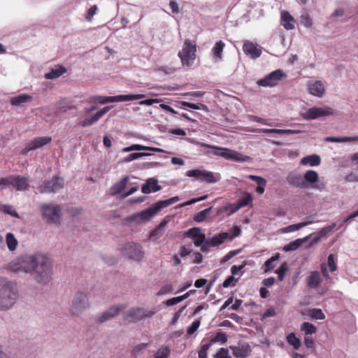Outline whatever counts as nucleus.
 <instances>
[{"instance_id": "obj_1", "label": "nucleus", "mask_w": 358, "mask_h": 358, "mask_svg": "<svg viewBox=\"0 0 358 358\" xmlns=\"http://www.w3.org/2000/svg\"><path fill=\"white\" fill-rule=\"evenodd\" d=\"M7 268L29 274L38 284L44 285L50 282L53 274L52 259L42 252L22 255L10 262Z\"/></svg>"}, {"instance_id": "obj_2", "label": "nucleus", "mask_w": 358, "mask_h": 358, "mask_svg": "<svg viewBox=\"0 0 358 358\" xmlns=\"http://www.w3.org/2000/svg\"><path fill=\"white\" fill-rule=\"evenodd\" d=\"M178 201V196H173L164 201H159L150 208L142 210L140 213H134L128 216L126 218V220L128 222H134L137 224L146 222L150 220L151 218L157 214L162 208H166Z\"/></svg>"}, {"instance_id": "obj_3", "label": "nucleus", "mask_w": 358, "mask_h": 358, "mask_svg": "<svg viewBox=\"0 0 358 358\" xmlns=\"http://www.w3.org/2000/svg\"><path fill=\"white\" fill-rule=\"evenodd\" d=\"M19 297L17 285L13 281L2 283L0 288V310H8L17 302Z\"/></svg>"}, {"instance_id": "obj_4", "label": "nucleus", "mask_w": 358, "mask_h": 358, "mask_svg": "<svg viewBox=\"0 0 358 358\" xmlns=\"http://www.w3.org/2000/svg\"><path fill=\"white\" fill-rule=\"evenodd\" d=\"M201 147L209 148L213 150V153L225 158L226 159L233 160L238 162H246L251 159V157L243 155L241 153L231 150L227 148H223L215 145H211L206 143H201Z\"/></svg>"}, {"instance_id": "obj_5", "label": "nucleus", "mask_w": 358, "mask_h": 358, "mask_svg": "<svg viewBox=\"0 0 358 358\" xmlns=\"http://www.w3.org/2000/svg\"><path fill=\"white\" fill-rule=\"evenodd\" d=\"M117 250L122 256L137 262L141 261L144 257L143 247L138 243H124L117 247Z\"/></svg>"}, {"instance_id": "obj_6", "label": "nucleus", "mask_w": 358, "mask_h": 358, "mask_svg": "<svg viewBox=\"0 0 358 358\" xmlns=\"http://www.w3.org/2000/svg\"><path fill=\"white\" fill-rule=\"evenodd\" d=\"M145 94H123L117 95L114 96H90L87 99V101L92 103H100L104 104L111 102H121V101H129L141 99L145 97Z\"/></svg>"}, {"instance_id": "obj_7", "label": "nucleus", "mask_w": 358, "mask_h": 358, "mask_svg": "<svg viewBox=\"0 0 358 358\" xmlns=\"http://www.w3.org/2000/svg\"><path fill=\"white\" fill-rule=\"evenodd\" d=\"M90 307V303L88 295L82 292H76L71 301V314L79 317L84 311L89 309Z\"/></svg>"}, {"instance_id": "obj_8", "label": "nucleus", "mask_w": 358, "mask_h": 358, "mask_svg": "<svg viewBox=\"0 0 358 358\" xmlns=\"http://www.w3.org/2000/svg\"><path fill=\"white\" fill-rule=\"evenodd\" d=\"M40 210L43 219L48 224H58L60 222L62 209L61 207L55 203H43L41 206Z\"/></svg>"}, {"instance_id": "obj_9", "label": "nucleus", "mask_w": 358, "mask_h": 358, "mask_svg": "<svg viewBox=\"0 0 358 358\" xmlns=\"http://www.w3.org/2000/svg\"><path fill=\"white\" fill-rule=\"evenodd\" d=\"M196 48L194 42L185 40L182 50L178 52V57L181 59L183 66H190L193 64L195 58Z\"/></svg>"}, {"instance_id": "obj_10", "label": "nucleus", "mask_w": 358, "mask_h": 358, "mask_svg": "<svg viewBox=\"0 0 358 358\" xmlns=\"http://www.w3.org/2000/svg\"><path fill=\"white\" fill-rule=\"evenodd\" d=\"M64 185V180L59 176H54L46 181L43 185L37 187L38 191L41 194L57 193L61 191Z\"/></svg>"}, {"instance_id": "obj_11", "label": "nucleus", "mask_w": 358, "mask_h": 358, "mask_svg": "<svg viewBox=\"0 0 358 358\" xmlns=\"http://www.w3.org/2000/svg\"><path fill=\"white\" fill-rule=\"evenodd\" d=\"M334 114V109L329 107H313L308 109L302 117L306 120H315L321 117L329 116Z\"/></svg>"}, {"instance_id": "obj_12", "label": "nucleus", "mask_w": 358, "mask_h": 358, "mask_svg": "<svg viewBox=\"0 0 358 358\" xmlns=\"http://www.w3.org/2000/svg\"><path fill=\"white\" fill-rule=\"evenodd\" d=\"M124 308L125 306L123 304L112 306L106 311L97 315L95 317L96 322L98 323H104L108 322L117 316L120 311L124 309Z\"/></svg>"}, {"instance_id": "obj_13", "label": "nucleus", "mask_w": 358, "mask_h": 358, "mask_svg": "<svg viewBox=\"0 0 358 358\" xmlns=\"http://www.w3.org/2000/svg\"><path fill=\"white\" fill-rule=\"evenodd\" d=\"M286 77V74L281 69L275 70L265 78L257 81L259 85L263 87H273L277 85L278 82Z\"/></svg>"}, {"instance_id": "obj_14", "label": "nucleus", "mask_w": 358, "mask_h": 358, "mask_svg": "<svg viewBox=\"0 0 358 358\" xmlns=\"http://www.w3.org/2000/svg\"><path fill=\"white\" fill-rule=\"evenodd\" d=\"M154 315L152 310H148L141 308H132L126 314V319L129 322H136L145 317H150Z\"/></svg>"}, {"instance_id": "obj_15", "label": "nucleus", "mask_w": 358, "mask_h": 358, "mask_svg": "<svg viewBox=\"0 0 358 358\" xmlns=\"http://www.w3.org/2000/svg\"><path fill=\"white\" fill-rule=\"evenodd\" d=\"M262 48L250 41H245L243 45V50L244 53L252 59H255L260 57Z\"/></svg>"}, {"instance_id": "obj_16", "label": "nucleus", "mask_w": 358, "mask_h": 358, "mask_svg": "<svg viewBox=\"0 0 358 358\" xmlns=\"http://www.w3.org/2000/svg\"><path fill=\"white\" fill-rule=\"evenodd\" d=\"M52 141L50 136L36 137L30 141L23 149L22 153L27 155L29 151L41 148L44 145L49 144Z\"/></svg>"}, {"instance_id": "obj_17", "label": "nucleus", "mask_w": 358, "mask_h": 358, "mask_svg": "<svg viewBox=\"0 0 358 358\" xmlns=\"http://www.w3.org/2000/svg\"><path fill=\"white\" fill-rule=\"evenodd\" d=\"M287 182L295 187L306 189L308 187V185L304 182L303 176L297 171H291L286 178Z\"/></svg>"}, {"instance_id": "obj_18", "label": "nucleus", "mask_w": 358, "mask_h": 358, "mask_svg": "<svg viewBox=\"0 0 358 358\" xmlns=\"http://www.w3.org/2000/svg\"><path fill=\"white\" fill-rule=\"evenodd\" d=\"M308 90L312 95L321 97L324 93L325 88L323 83L321 81L317 80L313 83H308Z\"/></svg>"}, {"instance_id": "obj_19", "label": "nucleus", "mask_w": 358, "mask_h": 358, "mask_svg": "<svg viewBox=\"0 0 358 358\" xmlns=\"http://www.w3.org/2000/svg\"><path fill=\"white\" fill-rule=\"evenodd\" d=\"M230 349L236 358H245L250 355V348L248 345H238L237 346H231Z\"/></svg>"}, {"instance_id": "obj_20", "label": "nucleus", "mask_w": 358, "mask_h": 358, "mask_svg": "<svg viewBox=\"0 0 358 358\" xmlns=\"http://www.w3.org/2000/svg\"><path fill=\"white\" fill-rule=\"evenodd\" d=\"M12 187H15L18 191H24L29 187V180L27 178L21 176L13 177Z\"/></svg>"}, {"instance_id": "obj_21", "label": "nucleus", "mask_w": 358, "mask_h": 358, "mask_svg": "<svg viewBox=\"0 0 358 358\" xmlns=\"http://www.w3.org/2000/svg\"><path fill=\"white\" fill-rule=\"evenodd\" d=\"M296 21L287 11L281 12V24L285 29L291 30L294 29Z\"/></svg>"}, {"instance_id": "obj_22", "label": "nucleus", "mask_w": 358, "mask_h": 358, "mask_svg": "<svg viewBox=\"0 0 358 358\" xmlns=\"http://www.w3.org/2000/svg\"><path fill=\"white\" fill-rule=\"evenodd\" d=\"M307 285L310 288L316 289L322 282L321 275L319 271H311L307 278Z\"/></svg>"}, {"instance_id": "obj_23", "label": "nucleus", "mask_w": 358, "mask_h": 358, "mask_svg": "<svg viewBox=\"0 0 358 358\" xmlns=\"http://www.w3.org/2000/svg\"><path fill=\"white\" fill-rule=\"evenodd\" d=\"M160 189L161 187L157 184V180L153 178L148 179L141 188L142 192L144 194H149L151 192H156Z\"/></svg>"}, {"instance_id": "obj_24", "label": "nucleus", "mask_w": 358, "mask_h": 358, "mask_svg": "<svg viewBox=\"0 0 358 358\" xmlns=\"http://www.w3.org/2000/svg\"><path fill=\"white\" fill-rule=\"evenodd\" d=\"M129 179V176H124L120 181L115 183L110 188V194L111 195H116L117 194L121 193L122 190L125 188Z\"/></svg>"}, {"instance_id": "obj_25", "label": "nucleus", "mask_w": 358, "mask_h": 358, "mask_svg": "<svg viewBox=\"0 0 358 358\" xmlns=\"http://www.w3.org/2000/svg\"><path fill=\"white\" fill-rule=\"evenodd\" d=\"M311 236H312V234H310L308 236H306L304 238L296 239L295 241H294L289 243V244L285 245L284 248H283V250L285 251V252H289V251H294V250H296L303 243H304L306 241H308Z\"/></svg>"}, {"instance_id": "obj_26", "label": "nucleus", "mask_w": 358, "mask_h": 358, "mask_svg": "<svg viewBox=\"0 0 358 358\" xmlns=\"http://www.w3.org/2000/svg\"><path fill=\"white\" fill-rule=\"evenodd\" d=\"M303 166L310 165L311 166H319L321 163L320 157L317 155L313 154L303 157L300 162Z\"/></svg>"}, {"instance_id": "obj_27", "label": "nucleus", "mask_w": 358, "mask_h": 358, "mask_svg": "<svg viewBox=\"0 0 358 358\" xmlns=\"http://www.w3.org/2000/svg\"><path fill=\"white\" fill-rule=\"evenodd\" d=\"M254 131H262L265 134H280V135H291L296 134L298 131L296 130L292 129H258L254 130Z\"/></svg>"}, {"instance_id": "obj_28", "label": "nucleus", "mask_w": 358, "mask_h": 358, "mask_svg": "<svg viewBox=\"0 0 358 358\" xmlns=\"http://www.w3.org/2000/svg\"><path fill=\"white\" fill-rule=\"evenodd\" d=\"M167 223L168 222L166 220H163L159 226L150 233V238L152 241H157L162 237L165 231Z\"/></svg>"}, {"instance_id": "obj_29", "label": "nucleus", "mask_w": 358, "mask_h": 358, "mask_svg": "<svg viewBox=\"0 0 358 358\" xmlns=\"http://www.w3.org/2000/svg\"><path fill=\"white\" fill-rule=\"evenodd\" d=\"M248 178L257 182V187L256 188V191L259 194H262L265 191L266 180L260 176L255 175H249Z\"/></svg>"}, {"instance_id": "obj_30", "label": "nucleus", "mask_w": 358, "mask_h": 358, "mask_svg": "<svg viewBox=\"0 0 358 358\" xmlns=\"http://www.w3.org/2000/svg\"><path fill=\"white\" fill-rule=\"evenodd\" d=\"M32 100V96L29 94H20L19 96H16L12 97L10 99V103L13 106H19L22 103L29 102Z\"/></svg>"}, {"instance_id": "obj_31", "label": "nucleus", "mask_w": 358, "mask_h": 358, "mask_svg": "<svg viewBox=\"0 0 358 358\" xmlns=\"http://www.w3.org/2000/svg\"><path fill=\"white\" fill-rule=\"evenodd\" d=\"M229 237V234L228 232H222L218 234L215 235L210 240L211 242L212 246H219L222 244Z\"/></svg>"}, {"instance_id": "obj_32", "label": "nucleus", "mask_w": 358, "mask_h": 358, "mask_svg": "<svg viewBox=\"0 0 358 358\" xmlns=\"http://www.w3.org/2000/svg\"><path fill=\"white\" fill-rule=\"evenodd\" d=\"M66 70L63 66H59L55 69H52L50 71L47 73L45 78L48 80H53L60 77L62 74L66 73Z\"/></svg>"}, {"instance_id": "obj_33", "label": "nucleus", "mask_w": 358, "mask_h": 358, "mask_svg": "<svg viewBox=\"0 0 358 358\" xmlns=\"http://www.w3.org/2000/svg\"><path fill=\"white\" fill-rule=\"evenodd\" d=\"M324 141L327 142H332V143H343V142H350V141H358V136H352V137H334V136H328L324 138Z\"/></svg>"}, {"instance_id": "obj_34", "label": "nucleus", "mask_w": 358, "mask_h": 358, "mask_svg": "<svg viewBox=\"0 0 358 358\" xmlns=\"http://www.w3.org/2000/svg\"><path fill=\"white\" fill-rule=\"evenodd\" d=\"M304 182L308 184H313L318 180V173L313 170L307 171L303 175Z\"/></svg>"}, {"instance_id": "obj_35", "label": "nucleus", "mask_w": 358, "mask_h": 358, "mask_svg": "<svg viewBox=\"0 0 358 358\" xmlns=\"http://www.w3.org/2000/svg\"><path fill=\"white\" fill-rule=\"evenodd\" d=\"M225 44L223 41H219L217 42L212 49L213 57L216 60H221L222 52L224 50Z\"/></svg>"}, {"instance_id": "obj_36", "label": "nucleus", "mask_w": 358, "mask_h": 358, "mask_svg": "<svg viewBox=\"0 0 358 358\" xmlns=\"http://www.w3.org/2000/svg\"><path fill=\"white\" fill-rule=\"evenodd\" d=\"M220 180L218 175H215L213 173L207 171H202L201 181L207 182H216Z\"/></svg>"}, {"instance_id": "obj_37", "label": "nucleus", "mask_w": 358, "mask_h": 358, "mask_svg": "<svg viewBox=\"0 0 358 358\" xmlns=\"http://www.w3.org/2000/svg\"><path fill=\"white\" fill-rule=\"evenodd\" d=\"M6 244L10 251L13 252L16 250L18 241L12 233H8L6 237Z\"/></svg>"}, {"instance_id": "obj_38", "label": "nucleus", "mask_w": 358, "mask_h": 358, "mask_svg": "<svg viewBox=\"0 0 358 358\" xmlns=\"http://www.w3.org/2000/svg\"><path fill=\"white\" fill-rule=\"evenodd\" d=\"M307 315L313 320H324L325 315L320 308H310L306 310Z\"/></svg>"}, {"instance_id": "obj_39", "label": "nucleus", "mask_w": 358, "mask_h": 358, "mask_svg": "<svg viewBox=\"0 0 358 358\" xmlns=\"http://www.w3.org/2000/svg\"><path fill=\"white\" fill-rule=\"evenodd\" d=\"M300 329L306 335H312L316 333L317 327L308 322H304L301 324Z\"/></svg>"}, {"instance_id": "obj_40", "label": "nucleus", "mask_w": 358, "mask_h": 358, "mask_svg": "<svg viewBox=\"0 0 358 358\" xmlns=\"http://www.w3.org/2000/svg\"><path fill=\"white\" fill-rule=\"evenodd\" d=\"M287 343L293 346L295 350H298L301 346V342L299 338H298L294 333H290L287 336Z\"/></svg>"}, {"instance_id": "obj_41", "label": "nucleus", "mask_w": 358, "mask_h": 358, "mask_svg": "<svg viewBox=\"0 0 358 358\" xmlns=\"http://www.w3.org/2000/svg\"><path fill=\"white\" fill-rule=\"evenodd\" d=\"M280 258V254L276 253L275 255L267 259L264 263V273H268L271 271L274 267L275 265H273V262L275 261L278 260Z\"/></svg>"}, {"instance_id": "obj_42", "label": "nucleus", "mask_w": 358, "mask_h": 358, "mask_svg": "<svg viewBox=\"0 0 358 358\" xmlns=\"http://www.w3.org/2000/svg\"><path fill=\"white\" fill-rule=\"evenodd\" d=\"M171 350L167 346H162L155 354V358H169Z\"/></svg>"}, {"instance_id": "obj_43", "label": "nucleus", "mask_w": 358, "mask_h": 358, "mask_svg": "<svg viewBox=\"0 0 358 358\" xmlns=\"http://www.w3.org/2000/svg\"><path fill=\"white\" fill-rule=\"evenodd\" d=\"M151 154L148 152H134L129 155L127 157H126L122 161L124 162H130L131 161H134L135 159H137L141 157L150 156Z\"/></svg>"}, {"instance_id": "obj_44", "label": "nucleus", "mask_w": 358, "mask_h": 358, "mask_svg": "<svg viewBox=\"0 0 358 358\" xmlns=\"http://www.w3.org/2000/svg\"><path fill=\"white\" fill-rule=\"evenodd\" d=\"M0 210L8 214L13 217H18V214L15 208L10 205L1 204L0 205Z\"/></svg>"}, {"instance_id": "obj_45", "label": "nucleus", "mask_w": 358, "mask_h": 358, "mask_svg": "<svg viewBox=\"0 0 358 358\" xmlns=\"http://www.w3.org/2000/svg\"><path fill=\"white\" fill-rule=\"evenodd\" d=\"M300 22L306 28H310L313 25V20L308 14H302L300 16Z\"/></svg>"}, {"instance_id": "obj_46", "label": "nucleus", "mask_w": 358, "mask_h": 358, "mask_svg": "<svg viewBox=\"0 0 358 358\" xmlns=\"http://www.w3.org/2000/svg\"><path fill=\"white\" fill-rule=\"evenodd\" d=\"M288 266L286 262H284L281 264V266L279 267V268L276 271V273L278 275V279L280 281H282L285 278V275H286L287 271H288Z\"/></svg>"}, {"instance_id": "obj_47", "label": "nucleus", "mask_w": 358, "mask_h": 358, "mask_svg": "<svg viewBox=\"0 0 358 358\" xmlns=\"http://www.w3.org/2000/svg\"><path fill=\"white\" fill-rule=\"evenodd\" d=\"M227 341V337L226 334L222 332H217L215 336L210 340L211 343H220L224 344Z\"/></svg>"}, {"instance_id": "obj_48", "label": "nucleus", "mask_w": 358, "mask_h": 358, "mask_svg": "<svg viewBox=\"0 0 358 358\" xmlns=\"http://www.w3.org/2000/svg\"><path fill=\"white\" fill-rule=\"evenodd\" d=\"M303 224H300V222H299L297 224H291V225H289L287 227L282 228L281 229V231H282V233L285 234V233H290V232H293L295 231H298L303 228Z\"/></svg>"}, {"instance_id": "obj_49", "label": "nucleus", "mask_w": 358, "mask_h": 358, "mask_svg": "<svg viewBox=\"0 0 358 358\" xmlns=\"http://www.w3.org/2000/svg\"><path fill=\"white\" fill-rule=\"evenodd\" d=\"M242 251V249H237L235 250H231L223 258L220 260V264H224L227 262H228L229 259L235 257L236 255H238Z\"/></svg>"}, {"instance_id": "obj_50", "label": "nucleus", "mask_w": 358, "mask_h": 358, "mask_svg": "<svg viewBox=\"0 0 358 358\" xmlns=\"http://www.w3.org/2000/svg\"><path fill=\"white\" fill-rule=\"evenodd\" d=\"M336 255L334 254H330L327 259V265L329 268L331 272H334L336 270Z\"/></svg>"}, {"instance_id": "obj_51", "label": "nucleus", "mask_w": 358, "mask_h": 358, "mask_svg": "<svg viewBox=\"0 0 358 358\" xmlns=\"http://www.w3.org/2000/svg\"><path fill=\"white\" fill-rule=\"evenodd\" d=\"M173 291V287L171 284H166L162 286L160 289L158 291L157 295L162 296L169 293H171Z\"/></svg>"}, {"instance_id": "obj_52", "label": "nucleus", "mask_w": 358, "mask_h": 358, "mask_svg": "<svg viewBox=\"0 0 358 358\" xmlns=\"http://www.w3.org/2000/svg\"><path fill=\"white\" fill-rule=\"evenodd\" d=\"M99 120V118L96 116V114L88 117L86 119H85L82 122L81 125L82 127H87L93 124L94 122H97Z\"/></svg>"}, {"instance_id": "obj_53", "label": "nucleus", "mask_w": 358, "mask_h": 358, "mask_svg": "<svg viewBox=\"0 0 358 358\" xmlns=\"http://www.w3.org/2000/svg\"><path fill=\"white\" fill-rule=\"evenodd\" d=\"M252 201V197L250 194H248L246 196H243L242 199H241L239 201H238V207L239 208H241V207H244L247 205H248L249 203H250Z\"/></svg>"}, {"instance_id": "obj_54", "label": "nucleus", "mask_w": 358, "mask_h": 358, "mask_svg": "<svg viewBox=\"0 0 358 358\" xmlns=\"http://www.w3.org/2000/svg\"><path fill=\"white\" fill-rule=\"evenodd\" d=\"M247 117H248V120H250L251 121L259 122V123H262L263 124L268 125V126H273V124L271 123L267 122L265 119L262 118V117H258V116L248 115L247 116Z\"/></svg>"}, {"instance_id": "obj_55", "label": "nucleus", "mask_w": 358, "mask_h": 358, "mask_svg": "<svg viewBox=\"0 0 358 358\" xmlns=\"http://www.w3.org/2000/svg\"><path fill=\"white\" fill-rule=\"evenodd\" d=\"M214 358H231L229 355V350L225 348H220L218 352L213 355Z\"/></svg>"}, {"instance_id": "obj_56", "label": "nucleus", "mask_w": 358, "mask_h": 358, "mask_svg": "<svg viewBox=\"0 0 358 358\" xmlns=\"http://www.w3.org/2000/svg\"><path fill=\"white\" fill-rule=\"evenodd\" d=\"M336 227V224L335 223H333L332 224L329 225V226H327V227H323L318 233H317V236H320V238H321L322 237H323L324 236H325L326 234H327L328 233H329L330 231H331L334 228Z\"/></svg>"}, {"instance_id": "obj_57", "label": "nucleus", "mask_w": 358, "mask_h": 358, "mask_svg": "<svg viewBox=\"0 0 358 358\" xmlns=\"http://www.w3.org/2000/svg\"><path fill=\"white\" fill-rule=\"evenodd\" d=\"M146 346L147 344L145 343H141L135 346L131 351L132 355L134 356H138L141 355L142 352L145 349Z\"/></svg>"}, {"instance_id": "obj_58", "label": "nucleus", "mask_w": 358, "mask_h": 358, "mask_svg": "<svg viewBox=\"0 0 358 358\" xmlns=\"http://www.w3.org/2000/svg\"><path fill=\"white\" fill-rule=\"evenodd\" d=\"M241 229L238 226L234 227L231 230L230 232H228L229 234V237L228 239L229 241H232L234 238L238 236L241 234Z\"/></svg>"}, {"instance_id": "obj_59", "label": "nucleus", "mask_w": 358, "mask_h": 358, "mask_svg": "<svg viewBox=\"0 0 358 358\" xmlns=\"http://www.w3.org/2000/svg\"><path fill=\"white\" fill-rule=\"evenodd\" d=\"M200 229L198 227H193L189 229L185 234V236L189 238H194L200 234Z\"/></svg>"}, {"instance_id": "obj_60", "label": "nucleus", "mask_w": 358, "mask_h": 358, "mask_svg": "<svg viewBox=\"0 0 358 358\" xmlns=\"http://www.w3.org/2000/svg\"><path fill=\"white\" fill-rule=\"evenodd\" d=\"M201 173H202V171L199 170V169H194V170L188 171L186 173V176L188 177H194V178H196L198 180H201Z\"/></svg>"}, {"instance_id": "obj_61", "label": "nucleus", "mask_w": 358, "mask_h": 358, "mask_svg": "<svg viewBox=\"0 0 358 358\" xmlns=\"http://www.w3.org/2000/svg\"><path fill=\"white\" fill-rule=\"evenodd\" d=\"M13 176L2 178L0 179V187L5 188L12 186Z\"/></svg>"}, {"instance_id": "obj_62", "label": "nucleus", "mask_w": 358, "mask_h": 358, "mask_svg": "<svg viewBox=\"0 0 358 358\" xmlns=\"http://www.w3.org/2000/svg\"><path fill=\"white\" fill-rule=\"evenodd\" d=\"M200 320H197L192 322V325L188 328L187 333L189 335L194 334L200 326Z\"/></svg>"}, {"instance_id": "obj_63", "label": "nucleus", "mask_w": 358, "mask_h": 358, "mask_svg": "<svg viewBox=\"0 0 358 358\" xmlns=\"http://www.w3.org/2000/svg\"><path fill=\"white\" fill-rule=\"evenodd\" d=\"M194 241V243L196 246H201L206 240V236L203 234H199L196 237H195Z\"/></svg>"}, {"instance_id": "obj_64", "label": "nucleus", "mask_w": 358, "mask_h": 358, "mask_svg": "<svg viewBox=\"0 0 358 358\" xmlns=\"http://www.w3.org/2000/svg\"><path fill=\"white\" fill-rule=\"evenodd\" d=\"M97 10H98V8L96 5L91 6L87 10L86 20L87 21H91L93 16L96 14V12Z\"/></svg>"}]
</instances>
